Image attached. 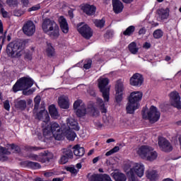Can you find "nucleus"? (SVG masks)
<instances>
[{"label":"nucleus","mask_w":181,"mask_h":181,"mask_svg":"<svg viewBox=\"0 0 181 181\" xmlns=\"http://www.w3.org/2000/svg\"><path fill=\"white\" fill-rule=\"evenodd\" d=\"M112 8L115 13H121L124 10V4L119 0H112Z\"/></svg>","instance_id":"obj_22"},{"label":"nucleus","mask_w":181,"mask_h":181,"mask_svg":"<svg viewBox=\"0 0 181 181\" xmlns=\"http://www.w3.org/2000/svg\"><path fill=\"white\" fill-rule=\"evenodd\" d=\"M58 104L60 108H64V110H67L70 107V100L69 97L62 95L58 98Z\"/></svg>","instance_id":"obj_20"},{"label":"nucleus","mask_w":181,"mask_h":181,"mask_svg":"<svg viewBox=\"0 0 181 181\" xmlns=\"http://www.w3.org/2000/svg\"><path fill=\"white\" fill-rule=\"evenodd\" d=\"M74 149V153L75 156H83L85 153L84 148L80 147L79 145H76L73 147Z\"/></svg>","instance_id":"obj_27"},{"label":"nucleus","mask_w":181,"mask_h":181,"mask_svg":"<svg viewBox=\"0 0 181 181\" xmlns=\"http://www.w3.org/2000/svg\"><path fill=\"white\" fill-rule=\"evenodd\" d=\"M143 47H144V49H149V47H151V44L149 42H146Z\"/></svg>","instance_id":"obj_55"},{"label":"nucleus","mask_w":181,"mask_h":181,"mask_svg":"<svg viewBox=\"0 0 181 181\" xmlns=\"http://www.w3.org/2000/svg\"><path fill=\"white\" fill-rule=\"evenodd\" d=\"M129 50L132 54H136L138 53L139 48L136 47V43L135 42H132L128 46Z\"/></svg>","instance_id":"obj_31"},{"label":"nucleus","mask_w":181,"mask_h":181,"mask_svg":"<svg viewBox=\"0 0 181 181\" xmlns=\"http://www.w3.org/2000/svg\"><path fill=\"white\" fill-rule=\"evenodd\" d=\"M32 166H33L34 169H40V164L37 163H31Z\"/></svg>","instance_id":"obj_49"},{"label":"nucleus","mask_w":181,"mask_h":181,"mask_svg":"<svg viewBox=\"0 0 181 181\" xmlns=\"http://www.w3.org/2000/svg\"><path fill=\"white\" fill-rule=\"evenodd\" d=\"M115 90L116 103H121L125 93V86H124V81L122 80L117 81L115 86Z\"/></svg>","instance_id":"obj_11"},{"label":"nucleus","mask_w":181,"mask_h":181,"mask_svg":"<svg viewBox=\"0 0 181 181\" xmlns=\"http://www.w3.org/2000/svg\"><path fill=\"white\" fill-rule=\"evenodd\" d=\"M78 32L85 39H90L93 36V30L87 24L81 23L78 26Z\"/></svg>","instance_id":"obj_14"},{"label":"nucleus","mask_w":181,"mask_h":181,"mask_svg":"<svg viewBox=\"0 0 181 181\" xmlns=\"http://www.w3.org/2000/svg\"><path fill=\"white\" fill-rule=\"evenodd\" d=\"M94 153V150L92 149L90 150L88 153V155L90 156V155H93Z\"/></svg>","instance_id":"obj_61"},{"label":"nucleus","mask_w":181,"mask_h":181,"mask_svg":"<svg viewBox=\"0 0 181 181\" xmlns=\"http://www.w3.org/2000/svg\"><path fill=\"white\" fill-rule=\"evenodd\" d=\"M132 119H124L121 123L122 127H124L125 128H128V127L132 126Z\"/></svg>","instance_id":"obj_37"},{"label":"nucleus","mask_w":181,"mask_h":181,"mask_svg":"<svg viewBox=\"0 0 181 181\" xmlns=\"http://www.w3.org/2000/svg\"><path fill=\"white\" fill-rule=\"evenodd\" d=\"M112 176L115 181H127V176L121 172H114L112 173Z\"/></svg>","instance_id":"obj_25"},{"label":"nucleus","mask_w":181,"mask_h":181,"mask_svg":"<svg viewBox=\"0 0 181 181\" xmlns=\"http://www.w3.org/2000/svg\"><path fill=\"white\" fill-rule=\"evenodd\" d=\"M23 31L27 36H32L36 32V26L32 21H28L23 27Z\"/></svg>","instance_id":"obj_18"},{"label":"nucleus","mask_w":181,"mask_h":181,"mask_svg":"<svg viewBox=\"0 0 181 181\" xmlns=\"http://www.w3.org/2000/svg\"><path fill=\"white\" fill-rule=\"evenodd\" d=\"M38 9H40V6L39 4L28 8V11L32 12L33 11H38Z\"/></svg>","instance_id":"obj_46"},{"label":"nucleus","mask_w":181,"mask_h":181,"mask_svg":"<svg viewBox=\"0 0 181 181\" xmlns=\"http://www.w3.org/2000/svg\"><path fill=\"white\" fill-rule=\"evenodd\" d=\"M170 57H169V56H167V57H165V62H170Z\"/></svg>","instance_id":"obj_59"},{"label":"nucleus","mask_w":181,"mask_h":181,"mask_svg":"<svg viewBox=\"0 0 181 181\" xmlns=\"http://www.w3.org/2000/svg\"><path fill=\"white\" fill-rule=\"evenodd\" d=\"M6 4L8 6H16L18 5V0H7Z\"/></svg>","instance_id":"obj_42"},{"label":"nucleus","mask_w":181,"mask_h":181,"mask_svg":"<svg viewBox=\"0 0 181 181\" xmlns=\"http://www.w3.org/2000/svg\"><path fill=\"white\" fill-rule=\"evenodd\" d=\"M46 52H47V54H48V56L54 55V48H53L51 44L47 45Z\"/></svg>","instance_id":"obj_38"},{"label":"nucleus","mask_w":181,"mask_h":181,"mask_svg":"<svg viewBox=\"0 0 181 181\" xmlns=\"http://www.w3.org/2000/svg\"><path fill=\"white\" fill-rule=\"evenodd\" d=\"M76 166L77 169H81V168H82L81 163H77Z\"/></svg>","instance_id":"obj_58"},{"label":"nucleus","mask_w":181,"mask_h":181,"mask_svg":"<svg viewBox=\"0 0 181 181\" xmlns=\"http://www.w3.org/2000/svg\"><path fill=\"white\" fill-rule=\"evenodd\" d=\"M49 112L53 119H57V118L60 117V115L59 114V112L57 111V109L54 105H51L49 107Z\"/></svg>","instance_id":"obj_26"},{"label":"nucleus","mask_w":181,"mask_h":181,"mask_svg":"<svg viewBox=\"0 0 181 181\" xmlns=\"http://www.w3.org/2000/svg\"><path fill=\"white\" fill-rule=\"evenodd\" d=\"M61 131H78L80 127H78V124L74 119L68 118L66 119V124H64L60 127Z\"/></svg>","instance_id":"obj_13"},{"label":"nucleus","mask_w":181,"mask_h":181,"mask_svg":"<svg viewBox=\"0 0 181 181\" xmlns=\"http://www.w3.org/2000/svg\"><path fill=\"white\" fill-rule=\"evenodd\" d=\"M119 151V146H115L110 151H107L105 153V156H111V155H114V153H117Z\"/></svg>","instance_id":"obj_39"},{"label":"nucleus","mask_w":181,"mask_h":181,"mask_svg":"<svg viewBox=\"0 0 181 181\" xmlns=\"http://www.w3.org/2000/svg\"><path fill=\"white\" fill-rule=\"evenodd\" d=\"M37 119H42L43 122V135L46 139L54 138L57 141H61L64 136H66L69 141L76 139V133L73 130H62L60 125L57 122H52L49 124L50 117L47 110L43 109L37 115Z\"/></svg>","instance_id":"obj_1"},{"label":"nucleus","mask_w":181,"mask_h":181,"mask_svg":"<svg viewBox=\"0 0 181 181\" xmlns=\"http://www.w3.org/2000/svg\"><path fill=\"white\" fill-rule=\"evenodd\" d=\"M158 146L161 151L163 152H170L173 148L169 141H168L164 137H158Z\"/></svg>","instance_id":"obj_16"},{"label":"nucleus","mask_w":181,"mask_h":181,"mask_svg":"<svg viewBox=\"0 0 181 181\" xmlns=\"http://www.w3.org/2000/svg\"><path fill=\"white\" fill-rule=\"evenodd\" d=\"M134 32H135V26L130 25L123 32V35L124 36H131L134 35Z\"/></svg>","instance_id":"obj_33"},{"label":"nucleus","mask_w":181,"mask_h":181,"mask_svg":"<svg viewBox=\"0 0 181 181\" xmlns=\"http://www.w3.org/2000/svg\"><path fill=\"white\" fill-rule=\"evenodd\" d=\"M69 157H67V156L63 155V156L61 157V158H60L59 163L61 165H64V164L67 163V162H69Z\"/></svg>","instance_id":"obj_41"},{"label":"nucleus","mask_w":181,"mask_h":181,"mask_svg":"<svg viewBox=\"0 0 181 181\" xmlns=\"http://www.w3.org/2000/svg\"><path fill=\"white\" fill-rule=\"evenodd\" d=\"M103 121L105 124H108V122H110V117H107V116H103Z\"/></svg>","instance_id":"obj_52"},{"label":"nucleus","mask_w":181,"mask_h":181,"mask_svg":"<svg viewBox=\"0 0 181 181\" xmlns=\"http://www.w3.org/2000/svg\"><path fill=\"white\" fill-rule=\"evenodd\" d=\"M91 67V60H88V62L83 65V68L86 69V70H88Z\"/></svg>","instance_id":"obj_48"},{"label":"nucleus","mask_w":181,"mask_h":181,"mask_svg":"<svg viewBox=\"0 0 181 181\" xmlns=\"http://www.w3.org/2000/svg\"><path fill=\"white\" fill-rule=\"evenodd\" d=\"M108 83H110V80H108L107 78H104V76H101L98 79V87L103 94L105 102L103 101V99L98 98L97 104L101 112L103 114L107 112V107L105 106V103H108L110 100V88L107 87V86H108Z\"/></svg>","instance_id":"obj_2"},{"label":"nucleus","mask_w":181,"mask_h":181,"mask_svg":"<svg viewBox=\"0 0 181 181\" xmlns=\"http://www.w3.org/2000/svg\"><path fill=\"white\" fill-rule=\"evenodd\" d=\"M62 152L64 153V156L68 157L69 159H71L73 158V151L70 148H64L62 150Z\"/></svg>","instance_id":"obj_35"},{"label":"nucleus","mask_w":181,"mask_h":181,"mask_svg":"<svg viewBox=\"0 0 181 181\" xmlns=\"http://www.w3.org/2000/svg\"><path fill=\"white\" fill-rule=\"evenodd\" d=\"M107 144H111V142H115L114 139H109L106 141Z\"/></svg>","instance_id":"obj_56"},{"label":"nucleus","mask_w":181,"mask_h":181,"mask_svg":"<svg viewBox=\"0 0 181 181\" xmlns=\"http://www.w3.org/2000/svg\"><path fill=\"white\" fill-rule=\"evenodd\" d=\"M158 15H159V18H160V19H167V18H168L169 16V9L168 8H161L158 11Z\"/></svg>","instance_id":"obj_29"},{"label":"nucleus","mask_w":181,"mask_h":181,"mask_svg":"<svg viewBox=\"0 0 181 181\" xmlns=\"http://www.w3.org/2000/svg\"><path fill=\"white\" fill-rule=\"evenodd\" d=\"M153 36L154 39H160L163 36V31L160 29H157L153 32Z\"/></svg>","instance_id":"obj_36"},{"label":"nucleus","mask_w":181,"mask_h":181,"mask_svg":"<svg viewBox=\"0 0 181 181\" xmlns=\"http://www.w3.org/2000/svg\"><path fill=\"white\" fill-rule=\"evenodd\" d=\"M125 4H131L134 0H122Z\"/></svg>","instance_id":"obj_57"},{"label":"nucleus","mask_w":181,"mask_h":181,"mask_svg":"<svg viewBox=\"0 0 181 181\" xmlns=\"http://www.w3.org/2000/svg\"><path fill=\"white\" fill-rule=\"evenodd\" d=\"M142 117L144 119H148L151 124H153L160 118V112L155 106H151L149 109L144 108L142 110Z\"/></svg>","instance_id":"obj_10"},{"label":"nucleus","mask_w":181,"mask_h":181,"mask_svg":"<svg viewBox=\"0 0 181 181\" xmlns=\"http://www.w3.org/2000/svg\"><path fill=\"white\" fill-rule=\"evenodd\" d=\"M21 4L23 6H28L29 5V0H21Z\"/></svg>","instance_id":"obj_50"},{"label":"nucleus","mask_w":181,"mask_h":181,"mask_svg":"<svg viewBox=\"0 0 181 181\" xmlns=\"http://www.w3.org/2000/svg\"><path fill=\"white\" fill-rule=\"evenodd\" d=\"M58 22L63 33H69V23H67V21L64 18V17H59Z\"/></svg>","instance_id":"obj_23"},{"label":"nucleus","mask_w":181,"mask_h":181,"mask_svg":"<svg viewBox=\"0 0 181 181\" xmlns=\"http://www.w3.org/2000/svg\"><path fill=\"white\" fill-rule=\"evenodd\" d=\"M14 106L17 110L23 111L26 108V100L17 98L14 100Z\"/></svg>","instance_id":"obj_24"},{"label":"nucleus","mask_w":181,"mask_h":181,"mask_svg":"<svg viewBox=\"0 0 181 181\" xmlns=\"http://www.w3.org/2000/svg\"><path fill=\"white\" fill-rule=\"evenodd\" d=\"M52 181H63V179L62 178H54Z\"/></svg>","instance_id":"obj_60"},{"label":"nucleus","mask_w":181,"mask_h":181,"mask_svg":"<svg viewBox=\"0 0 181 181\" xmlns=\"http://www.w3.org/2000/svg\"><path fill=\"white\" fill-rule=\"evenodd\" d=\"M0 40H1L2 45L5 43V39L6 37V32L4 34V25L2 24V21L0 20Z\"/></svg>","instance_id":"obj_32"},{"label":"nucleus","mask_w":181,"mask_h":181,"mask_svg":"<svg viewBox=\"0 0 181 181\" xmlns=\"http://www.w3.org/2000/svg\"><path fill=\"white\" fill-rule=\"evenodd\" d=\"M45 177H50L51 176H53V173L52 172H47L44 173Z\"/></svg>","instance_id":"obj_51"},{"label":"nucleus","mask_w":181,"mask_h":181,"mask_svg":"<svg viewBox=\"0 0 181 181\" xmlns=\"http://www.w3.org/2000/svg\"><path fill=\"white\" fill-rule=\"evenodd\" d=\"M37 147H30V151H37Z\"/></svg>","instance_id":"obj_62"},{"label":"nucleus","mask_w":181,"mask_h":181,"mask_svg":"<svg viewBox=\"0 0 181 181\" xmlns=\"http://www.w3.org/2000/svg\"><path fill=\"white\" fill-rule=\"evenodd\" d=\"M69 15L70 18H73V11H69Z\"/></svg>","instance_id":"obj_63"},{"label":"nucleus","mask_w":181,"mask_h":181,"mask_svg":"<svg viewBox=\"0 0 181 181\" xmlns=\"http://www.w3.org/2000/svg\"><path fill=\"white\" fill-rule=\"evenodd\" d=\"M94 124L97 129H101L103 128V124L100 121L94 122Z\"/></svg>","instance_id":"obj_47"},{"label":"nucleus","mask_w":181,"mask_h":181,"mask_svg":"<svg viewBox=\"0 0 181 181\" xmlns=\"http://www.w3.org/2000/svg\"><path fill=\"white\" fill-rule=\"evenodd\" d=\"M144 83V76L141 74L136 73L130 78V84L134 87H141Z\"/></svg>","instance_id":"obj_17"},{"label":"nucleus","mask_w":181,"mask_h":181,"mask_svg":"<svg viewBox=\"0 0 181 181\" xmlns=\"http://www.w3.org/2000/svg\"><path fill=\"white\" fill-rule=\"evenodd\" d=\"M146 32V30H145V28H141L139 30V35H145Z\"/></svg>","instance_id":"obj_53"},{"label":"nucleus","mask_w":181,"mask_h":181,"mask_svg":"<svg viewBox=\"0 0 181 181\" xmlns=\"http://www.w3.org/2000/svg\"><path fill=\"white\" fill-rule=\"evenodd\" d=\"M100 159H101V157L100 156L95 157L93 160V163H97V162H98V160H100Z\"/></svg>","instance_id":"obj_54"},{"label":"nucleus","mask_w":181,"mask_h":181,"mask_svg":"<svg viewBox=\"0 0 181 181\" xmlns=\"http://www.w3.org/2000/svg\"><path fill=\"white\" fill-rule=\"evenodd\" d=\"M170 97V104L177 108L178 110H181V102H180V95L177 91H173L169 95Z\"/></svg>","instance_id":"obj_15"},{"label":"nucleus","mask_w":181,"mask_h":181,"mask_svg":"<svg viewBox=\"0 0 181 181\" xmlns=\"http://www.w3.org/2000/svg\"><path fill=\"white\" fill-rule=\"evenodd\" d=\"M29 158L31 160H38V162H42V163H45V162H46V156L30 154Z\"/></svg>","instance_id":"obj_28"},{"label":"nucleus","mask_w":181,"mask_h":181,"mask_svg":"<svg viewBox=\"0 0 181 181\" xmlns=\"http://www.w3.org/2000/svg\"><path fill=\"white\" fill-rule=\"evenodd\" d=\"M6 53L11 59H19L23 54V46L22 42L18 40L10 42L7 45Z\"/></svg>","instance_id":"obj_9"},{"label":"nucleus","mask_w":181,"mask_h":181,"mask_svg":"<svg viewBox=\"0 0 181 181\" xmlns=\"http://www.w3.org/2000/svg\"><path fill=\"white\" fill-rule=\"evenodd\" d=\"M67 172H70L71 173H73V175H77L78 173V170H76V168H74V165H71L69 167L66 168Z\"/></svg>","instance_id":"obj_40"},{"label":"nucleus","mask_w":181,"mask_h":181,"mask_svg":"<svg viewBox=\"0 0 181 181\" xmlns=\"http://www.w3.org/2000/svg\"><path fill=\"white\" fill-rule=\"evenodd\" d=\"M42 30L45 33L52 37V39H57L60 36V29L56 22L45 19L42 25Z\"/></svg>","instance_id":"obj_8"},{"label":"nucleus","mask_w":181,"mask_h":181,"mask_svg":"<svg viewBox=\"0 0 181 181\" xmlns=\"http://www.w3.org/2000/svg\"><path fill=\"white\" fill-rule=\"evenodd\" d=\"M143 95L141 91H133L130 93L126 107L127 114H134L136 110L139 108V102L142 100Z\"/></svg>","instance_id":"obj_7"},{"label":"nucleus","mask_w":181,"mask_h":181,"mask_svg":"<svg viewBox=\"0 0 181 181\" xmlns=\"http://www.w3.org/2000/svg\"><path fill=\"white\" fill-rule=\"evenodd\" d=\"M82 11L88 15L89 16H93V15H95V11H97V8L95 7L94 5L85 4L81 7Z\"/></svg>","instance_id":"obj_21"},{"label":"nucleus","mask_w":181,"mask_h":181,"mask_svg":"<svg viewBox=\"0 0 181 181\" xmlns=\"http://www.w3.org/2000/svg\"><path fill=\"white\" fill-rule=\"evenodd\" d=\"M131 168L128 171L127 165L124 166V170L127 172V175L129 176V181H138L139 177H142L145 172V165L141 163H131Z\"/></svg>","instance_id":"obj_5"},{"label":"nucleus","mask_w":181,"mask_h":181,"mask_svg":"<svg viewBox=\"0 0 181 181\" xmlns=\"http://www.w3.org/2000/svg\"><path fill=\"white\" fill-rule=\"evenodd\" d=\"M1 13L3 16V18H9V13H8V12L6 11H5V9L1 8Z\"/></svg>","instance_id":"obj_45"},{"label":"nucleus","mask_w":181,"mask_h":181,"mask_svg":"<svg viewBox=\"0 0 181 181\" xmlns=\"http://www.w3.org/2000/svg\"><path fill=\"white\" fill-rule=\"evenodd\" d=\"M40 100L41 98L40 96L37 95L35 98L34 99V103H35V109L39 107V104H40Z\"/></svg>","instance_id":"obj_43"},{"label":"nucleus","mask_w":181,"mask_h":181,"mask_svg":"<svg viewBox=\"0 0 181 181\" xmlns=\"http://www.w3.org/2000/svg\"><path fill=\"white\" fill-rule=\"evenodd\" d=\"M11 35H8L7 36V40L8 41V42H10V40H11Z\"/></svg>","instance_id":"obj_64"},{"label":"nucleus","mask_w":181,"mask_h":181,"mask_svg":"<svg viewBox=\"0 0 181 181\" xmlns=\"http://www.w3.org/2000/svg\"><path fill=\"white\" fill-rule=\"evenodd\" d=\"M33 86V80L28 77L21 78L13 86V91L18 93V91H23V95H30L35 93L36 89L30 88ZM30 88V89H29Z\"/></svg>","instance_id":"obj_4"},{"label":"nucleus","mask_w":181,"mask_h":181,"mask_svg":"<svg viewBox=\"0 0 181 181\" xmlns=\"http://www.w3.org/2000/svg\"><path fill=\"white\" fill-rule=\"evenodd\" d=\"M4 108L6 109V111H9L11 110V104L9 103V100H6L4 102Z\"/></svg>","instance_id":"obj_44"},{"label":"nucleus","mask_w":181,"mask_h":181,"mask_svg":"<svg viewBox=\"0 0 181 181\" xmlns=\"http://www.w3.org/2000/svg\"><path fill=\"white\" fill-rule=\"evenodd\" d=\"M136 152L141 159L153 162L158 159V152L155 151L153 147L148 145H143L136 149Z\"/></svg>","instance_id":"obj_6"},{"label":"nucleus","mask_w":181,"mask_h":181,"mask_svg":"<svg viewBox=\"0 0 181 181\" xmlns=\"http://www.w3.org/2000/svg\"><path fill=\"white\" fill-rule=\"evenodd\" d=\"M74 108L77 117H84L86 114L95 117L100 115V111L95 108L94 105H88V107L86 108V105L81 100H77L74 102Z\"/></svg>","instance_id":"obj_3"},{"label":"nucleus","mask_w":181,"mask_h":181,"mask_svg":"<svg viewBox=\"0 0 181 181\" xmlns=\"http://www.w3.org/2000/svg\"><path fill=\"white\" fill-rule=\"evenodd\" d=\"M7 149L8 150L0 146V160H1L2 162H4V160H8L7 155H11V151H18L19 147L15 146L14 144H8L7 146Z\"/></svg>","instance_id":"obj_12"},{"label":"nucleus","mask_w":181,"mask_h":181,"mask_svg":"<svg viewBox=\"0 0 181 181\" xmlns=\"http://www.w3.org/2000/svg\"><path fill=\"white\" fill-rule=\"evenodd\" d=\"M95 26H96V28H99L100 29L104 28V25H105V20L104 19H101V20H97L95 19L93 21Z\"/></svg>","instance_id":"obj_34"},{"label":"nucleus","mask_w":181,"mask_h":181,"mask_svg":"<svg viewBox=\"0 0 181 181\" xmlns=\"http://www.w3.org/2000/svg\"><path fill=\"white\" fill-rule=\"evenodd\" d=\"M90 181H112L111 177L107 174H93L88 175Z\"/></svg>","instance_id":"obj_19"},{"label":"nucleus","mask_w":181,"mask_h":181,"mask_svg":"<svg viewBox=\"0 0 181 181\" xmlns=\"http://www.w3.org/2000/svg\"><path fill=\"white\" fill-rule=\"evenodd\" d=\"M146 177L151 181H155L158 179V173L155 170L148 171L146 173Z\"/></svg>","instance_id":"obj_30"}]
</instances>
